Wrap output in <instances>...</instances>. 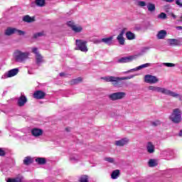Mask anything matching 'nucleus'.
<instances>
[{"label": "nucleus", "instance_id": "nucleus-1", "mask_svg": "<svg viewBox=\"0 0 182 182\" xmlns=\"http://www.w3.org/2000/svg\"><path fill=\"white\" fill-rule=\"evenodd\" d=\"M148 90H150L151 92H157L158 93H162V95H166L167 96H171V97H176L177 99H179V100H182L181 95L178 94L177 92H174L164 87L150 85L148 87Z\"/></svg>", "mask_w": 182, "mask_h": 182}, {"label": "nucleus", "instance_id": "nucleus-2", "mask_svg": "<svg viewBox=\"0 0 182 182\" xmlns=\"http://www.w3.org/2000/svg\"><path fill=\"white\" fill-rule=\"evenodd\" d=\"M134 75H129L128 77H113V76H107L102 77L101 79L105 80V82H112L113 86H118L119 83H120L121 80H129V79H133Z\"/></svg>", "mask_w": 182, "mask_h": 182}, {"label": "nucleus", "instance_id": "nucleus-3", "mask_svg": "<svg viewBox=\"0 0 182 182\" xmlns=\"http://www.w3.org/2000/svg\"><path fill=\"white\" fill-rule=\"evenodd\" d=\"M14 58L16 62L22 63L23 62H25L28 58H29V52L23 53L19 50H17L14 53Z\"/></svg>", "mask_w": 182, "mask_h": 182}, {"label": "nucleus", "instance_id": "nucleus-4", "mask_svg": "<svg viewBox=\"0 0 182 182\" xmlns=\"http://www.w3.org/2000/svg\"><path fill=\"white\" fill-rule=\"evenodd\" d=\"M169 119L173 123H180L181 122V111L180 109H174Z\"/></svg>", "mask_w": 182, "mask_h": 182}, {"label": "nucleus", "instance_id": "nucleus-5", "mask_svg": "<svg viewBox=\"0 0 182 182\" xmlns=\"http://www.w3.org/2000/svg\"><path fill=\"white\" fill-rule=\"evenodd\" d=\"M124 96H126V92H114V93L109 94L108 95V97L109 100H112L113 102H114L116 100H122V99H123Z\"/></svg>", "mask_w": 182, "mask_h": 182}, {"label": "nucleus", "instance_id": "nucleus-6", "mask_svg": "<svg viewBox=\"0 0 182 182\" xmlns=\"http://www.w3.org/2000/svg\"><path fill=\"white\" fill-rule=\"evenodd\" d=\"M67 25L75 33H80V32H82L83 31V27H82V26L75 24V22H73V21H68L67 23Z\"/></svg>", "mask_w": 182, "mask_h": 182}, {"label": "nucleus", "instance_id": "nucleus-7", "mask_svg": "<svg viewBox=\"0 0 182 182\" xmlns=\"http://www.w3.org/2000/svg\"><path fill=\"white\" fill-rule=\"evenodd\" d=\"M87 42L82 40H76L77 49L81 50V52H87V46H86Z\"/></svg>", "mask_w": 182, "mask_h": 182}, {"label": "nucleus", "instance_id": "nucleus-8", "mask_svg": "<svg viewBox=\"0 0 182 182\" xmlns=\"http://www.w3.org/2000/svg\"><path fill=\"white\" fill-rule=\"evenodd\" d=\"M6 35L10 36V35H14V33H17V35H20L21 36L25 35V31H22L21 30H18L15 28H8L5 31Z\"/></svg>", "mask_w": 182, "mask_h": 182}, {"label": "nucleus", "instance_id": "nucleus-9", "mask_svg": "<svg viewBox=\"0 0 182 182\" xmlns=\"http://www.w3.org/2000/svg\"><path fill=\"white\" fill-rule=\"evenodd\" d=\"M144 82L146 83H150L151 85H154L159 82V78L151 75H146L144 76Z\"/></svg>", "mask_w": 182, "mask_h": 182}, {"label": "nucleus", "instance_id": "nucleus-10", "mask_svg": "<svg viewBox=\"0 0 182 182\" xmlns=\"http://www.w3.org/2000/svg\"><path fill=\"white\" fill-rule=\"evenodd\" d=\"M137 58V55H129L127 57H122L118 60L119 63H129V62H132L134 60Z\"/></svg>", "mask_w": 182, "mask_h": 182}, {"label": "nucleus", "instance_id": "nucleus-11", "mask_svg": "<svg viewBox=\"0 0 182 182\" xmlns=\"http://www.w3.org/2000/svg\"><path fill=\"white\" fill-rule=\"evenodd\" d=\"M130 139L128 138H123L119 140L115 141L114 144L115 146H118L119 147H123V146H127L129 144Z\"/></svg>", "mask_w": 182, "mask_h": 182}, {"label": "nucleus", "instance_id": "nucleus-12", "mask_svg": "<svg viewBox=\"0 0 182 182\" xmlns=\"http://www.w3.org/2000/svg\"><path fill=\"white\" fill-rule=\"evenodd\" d=\"M32 53L36 54V59L38 65L39 63H42L43 62V59L42 58V55H40L39 51L38 50V48H31Z\"/></svg>", "mask_w": 182, "mask_h": 182}, {"label": "nucleus", "instance_id": "nucleus-13", "mask_svg": "<svg viewBox=\"0 0 182 182\" xmlns=\"http://www.w3.org/2000/svg\"><path fill=\"white\" fill-rule=\"evenodd\" d=\"M17 73H19V68H14L9 70L4 75V77H14L16 76Z\"/></svg>", "mask_w": 182, "mask_h": 182}, {"label": "nucleus", "instance_id": "nucleus-14", "mask_svg": "<svg viewBox=\"0 0 182 182\" xmlns=\"http://www.w3.org/2000/svg\"><path fill=\"white\" fill-rule=\"evenodd\" d=\"M146 151L149 154H153V153H154V151H156V146L151 141H149L146 144Z\"/></svg>", "mask_w": 182, "mask_h": 182}, {"label": "nucleus", "instance_id": "nucleus-15", "mask_svg": "<svg viewBox=\"0 0 182 182\" xmlns=\"http://www.w3.org/2000/svg\"><path fill=\"white\" fill-rule=\"evenodd\" d=\"M26 102H28V99L25 97V95H21L20 97L18 99V106L20 107H22L25 106V104H26Z\"/></svg>", "mask_w": 182, "mask_h": 182}, {"label": "nucleus", "instance_id": "nucleus-16", "mask_svg": "<svg viewBox=\"0 0 182 182\" xmlns=\"http://www.w3.org/2000/svg\"><path fill=\"white\" fill-rule=\"evenodd\" d=\"M149 66H151V64L150 63L142 64L134 69L130 70L129 71H127V73H129V72H136L137 70H141V69H144V68H149Z\"/></svg>", "mask_w": 182, "mask_h": 182}, {"label": "nucleus", "instance_id": "nucleus-17", "mask_svg": "<svg viewBox=\"0 0 182 182\" xmlns=\"http://www.w3.org/2000/svg\"><path fill=\"white\" fill-rule=\"evenodd\" d=\"M31 134L34 137H39V136H42V134H43V131L38 128H34L31 130Z\"/></svg>", "mask_w": 182, "mask_h": 182}, {"label": "nucleus", "instance_id": "nucleus-18", "mask_svg": "<svg viewBox=\"0 0 182 182\" xmlns=\"http://www.w3.org/2000/svg\"><path fill=\"white\" fill-rule=\"evenodd\" d=\"M25 178L22 176H18L15 178H8L6 182H26Z\"/></svg>", "mask_w": 182, "mask_h": 182}, {"label": "nucleus", "instance_id": "nucleus-19", "mask_svg": "<svg viewBox=\"0 0 182 182\" xmlns=\"http://www.w3.org/2000/svg\"><path fill=\"white\" fill-rule=\"evenodd\" d=\"M113 36H112L108 38H102V42L110 46V45L113 44Z\"/></svg>", "mask_w": 182, "mask_h": 182}, {"label": "nucleus", "instance_id": "nucleus-20", "mask_svg": "<svg viewBox=\"0 0 182 182\" xmlns=\"http://www.w3.org/2000/svg\"><path fill=\"white\" fill-rule=\"evenodd\" d=\"M168 43L173 46H180V40H177L176 38H169L168 39Z\"/></svg>", "mask_w": 182, "mask_h": 182}, {"label": "nucleus", "instance_id": "nucleus-21", "mask_svg": "<svg viewBox=\"0 0 182 182\" xmlns=\"http://www.w3.org/2000/svg\"><path fill=\"white\" fill-rule=\"evenodd\" d=\"M123 35H124V29L121 31V33L117 38L120 45H124V38H123Z\"/></svg>", "mask_w": 182, "mask_h": 182}, {"label": "nucleus", "instance_id": "nucleus-22", "mask_svg": "<svg viewBox=\"0 0 182 182\" xmlns=\"http://www.w3.org/2000/svg\"><path fill=\"white\" fill-rule=\"evenodd\" d=\"M33 97L35 99H43V97H45V92L42 91H36L33 94Z\"/></svg>", "mask_w": 182, "mask_h": 182}, {"label": "nucleus", "instance_id": "nucleus-23", "mask_svg": "<svg viewBox=\"0 0 182 182\" xmlns=\"http://www.w3.org/2000/svg\"><path fill=\"white\" fill-rule=\"evenodd\" d=\"M167 36V31L166 30H161L158 32L157 38L159 39H164Z\"/></svg>", "mask_w": 182, "mask_h": 182}, {"label": "nucleus", "instance_id": "nucleus-24", "mask_svg": "<svg viewBox=\"0 0 182 182\" xmlns=\"http://www.w3.org/2000/svg\"><path fill=\"white\" fill-rule=\"evenodd\" d=\"M23 21L24 22L31 23V22H33V21H35V18L31 17L28 15H27V16H25L23 17Z\"/></svg>", "mask_w": 182, "mask_h": 182}, {"label": "nucleus", "instance_id": "nucleus-25", "mask_svg": "<svg viewBox=\"0 0 182 182\" xmlns=\"http://www.w3.org/2000/svg\"><path fill=\"white\" fill-rule=\"evenodd\" d=\"M119 174H120V171H119V170L117 169V170L114 171L112 173L111 177H112V178L113 180H116V178H117V177H119Z\"/></svg>", "mask_w": 182, "mask_h": 182}, {"label": "nucleus", "instance_id": "nucleus-26", "mask_svg": "<svg viewBox=\"0 0 182 182\" xmlns=\"http://www.w3.org/2000/svg\"><path fill=\"white\" fill-rule=\"evenodd\" d=\"M126 37L129 41H132V39H134V38H136V36L131 31H128L126 33Z\"/></svg>", "mask_w": 182, "mask_h": 182}, {"label": "nucleus", "instance_id": "nucleus-27", "mask_svg": "<svg viewBox=\"0 0 182 182\" xmlns=\"http://www.w3.org/2000/svg\"><path fill=\"white\" fill-rule=\"evenodd\" d=\"M147 8L149 12H154V11H156V6L151 3L148 4Z\"/></svg>", "mask_w": 182, "mask_h": 182}, {"label": "nucleus", "instance_id": "nucleus-28", "mask_svg": "<svg viewBox=\"0 0 182 182\" xmlns=\"http://www.w3.org/2000/svg\"><path fill=\"white\" fill-rule=\"evenodd\" d=\"M31 163H32V159H31V157L27 156L24 159L23 164H26V166H28Z\"/></svg>", "mask_w": 182, "mask_h": 182}, {"label": "nucleus", "instance_id": "nucleus-29", "mask_svg": "<svg viewBox=\"0 0 182 182\" xmlns=\"http://www.w3.org/2000/svg\"><path fill=\"white\" fill-rule=\"evenodd\" d=\"M36 161L38 164H45V163H46V159H45V158H37Z\"/></svg>", "mask_w": 182, "mask_h": 182}, {"label": "nucleus", "instance_id": "nucleus-30", "mask_svg": "<svg viewBox=\"0 0 182 182\" xmlns=\"http://www.w3.org/2000/svg\"><path fill=\"white\" fill-rule=\"evenodd\" d=\"M37 6H45V0H36Z\"/></svg>", "mask_w": 182, "mask_h": 182}, {"label": "nucleus", "instance_id": "nucleus-31", "mask_svg": "<svg viewBox=\"0 0 182 182\" xmlns=\"http://www.w3.org/2000/svg\"><path fill=\"white\" fill-rule=\"evenodd\" d=\"M80 82H82V77H78L73 80L71 81V85H77V83H80Z\"/></svg>", "mask_w": 182, "mask_h": 182}, {"label": "nucleus", "instance_id": "nucleus-32", "mask_svg": "<svg viewBox=\"0 0 182 182\" xmlns=\"http://www.w3.org/2000/svg\"><path fill=\"white\" fill-rule=\"evenodd\" d=\"M149 167H155V166H157V164L154 159H150L149 161Z\"/></svg>", "mask_w": 182, "mask_h": 182}, {"label": "nucleus", "instance_id": "nucleus-33", "mask_svg": "<svg viewBox=\"0 0 182 182\" xmlns=\"http://www.w3.org/2000/svg\"><path fill=\"white\" fill-rule=\"evenodd\" d=\"M163 65L164 66H166V68H174L176 66L174 63H164Z\"/></svg>", "mask_w": 182, "mask_h": 182}, {"label": "nucleus", "instance_id": "nucleus-34", "mask_svg": "<svg viewBox=\"0 0 182 182\" xmlns=\"http://www.w3.org/2000/svg\"><path fill=\"white\" fill-rule=\"evenodd\" d=\"M71 161H77L79 160V156L77 155H73L70 156Z\"/></svg>", "mask_w": 182, "mask_h": 182}, {"label": "nucleus", "instance_id": "nucleus-35", "mask_svg": "<svg viewBox=\"0 0 182 182\" xmlns=\"http://www.w3.org/2000/svg\"><path fill=\"white\" fill-rule=\"evenodd\" d=\"M80 182H87L88 181V178L87 176H82L80 178Z\"/></svg>", "mask_w": 182, "mask_h": 182}, {"label": "nucleus", "instance_id": "nucleus-36", "mask_svg": "<svg viewBox=\"0 0 182 182\" xmlns=\"http://www.w3.org/2000/svg\"><path fill=\"white\" fill-rule=\"evenodd\" d=\"M6 153H8V149H5V148H1V156H5V154H6Z\"/></svg>", "mask_w": 182, "mask_h": 182}, {"label": "nucleus", "instance_id": "nucleus-37", "mask_svg": "<svg viewBox=\"0 0 182 182\" xmlns=\"http://www.w3.org/2000/svg\"><path fill=\"white\" fill-rule=\"evenodd\" d=\"M152 126H160L161 124V122L159 120H156L151 122Z\"/></svg>", "mask_w": 182, "mask_h": 182}, {"label": "nucleus", "instance_id": "nucleus-38", "mask_svg": "<svg viewBox=\"0 0 182 182\" xmlns=\"http://www.w3.org/2000/svg\"><path fill=\"white\" fill-rule=\"evenodd\" d=\"M159 18H160L161 19H166V18H167V15L164 13H161L159 15Z\"/></svg>", "mask_w": 182, "mask_h": 182}, {"label": "nucleus", "instance_id": "nucleus-39", "mask_svg": "<svg viewBox=\"0 0 182 182\" xmlns=\"http://www.w3.org/2000/svg\"><path fill=\"white\" fill-rule=\"evenodd\" d=\"M105 161H108L109 163H114V159L113 158L107 157L105 158Z\"/></svg>", "mask_w": 182, "mask_h": 182}, {"label": "nucleus", "instance_id": "nucleus-40", "mask_svg": "<svg viewBox=\"0 0 182 182\" xmlns=\"http://www.w3.org/2000/svg\"><path fill=\"white\" fill-rule=\"evenodd\" d=\"M92 42L94 43H97V44H99V43H102V39H97V38H95L92 40Z\"/></svg>", "mask_w": 182, "mask_h": 182}, {"label": "nucleus", "instance_id": "nucleus-41", "mask_svg": "<svg viewBox=\"0 0 182 182\" xmlns=\"http://www.w3.org/2000/svg\"><path fill=\"white\" fill-rule=\"evenodd\" d=\"M42 35H43V33H36L34 34L33 38H39V36H42Z\"/></svg>", "mask_w": 182, "mask_h": 182}, {"label": "nucleus", "instance_id": "nucleus-42", "mask_svg": "<svg viewBox=\"0 0 182 182\" xmlns=\"http://www.w3.org/2000/svg\"><path fill=\"white\" fill-rule=\"evenodd\" d=\"M176 5H178V6H179L180 8H182V2H181V0H176Z\"/></svg>", "mask_w": 182, "mask_h": 182}, {"label": "nucleus", "instance_id": "nucleus-43", "mask_svg": "<svg viewBox=\"0 0 182 182\" xmlns=\"http://www.w3.org/2000/svg\"><path fill=\"white\" fill-rule=\"evenodd\" d=\"M138 5L139 6H146V2H144V1H139L138 2Z\"/></svg>", "mask_w": 182, "mask_h": 182}, {"label": "nucleus", "instance_id": "nucleus-44", "mask_svg": "<svg viewBox=\"0 0 182 182\" xmlns=\"http://www.w3.org/2000/svg\"><path fill=\"white\" fill-rule=\"evenodd\" d=\"M171 16H172V18H173V19H176V18H177V16L173 13H171Z\"/></svg>", "mask_w": 182, "mask_h": 182}, {"label": "nucleus", "instance_id": "nucleus-45", "mask_svg": "<svg viewBox=\"0 0 182 182\" xmlns=\"http://www.w3.org/2000/svg\"><path fill=\"white\" fill-rule=\"evenodd\" d=\"M65 130H66V132H70V130H72V129L71 128H66Z\"/></svg>", "mask_w": 182, "mask_h": 182}, {"label": "nucleus", "instance_id": "nucleus-46", "mask_svg": "<svg viewBox=\"0 0 182 182\" xmlns=\"http://www.w3.org/2000/svg\"><path fill=\"white\" fill-rule=\"evenodd\" d=\"M166 2H173V0H164Z\"/></svg>", "mask_w": 182, "mask_h": 182}, {"label": "nucleus", "instance_id": "nucleus-47", "mask_svg": "<svg viewBox=\"0 0 182 182\" xmlns=\"http://www.w3.org/2000/svg\"><path fill=\"white\" fill-rule=\"evenodd\" d=\"M60 76H61V77H63V76H65V74H64V73H60Z\"/></svg>", "mask_w": 182, "mask_h": 182}, {"label": "nucleus", "instance_id": "nucleus-48", "mask_svg": "<svg viewBox=\"0 0 182 182\" xmlns=\"http://www.w3.org/2000/svg\"><path fill=\"white\" fill-rule=\"evenodd\" d=\"M179 136L180 137H182V130H181V132H179Z\"/></svg>", "mask_w": 182, "mask_h": 182}, {"label": "nucleus", "instance_id": "nucleus-49", "mask_svg": "<svg viewBox=\"0 0 182 182\" xmlns=\"http://www.w3.org/2000/svg\"><path fill=\"white\" fill-rule=\"evenodd\" d=\"M36 182H43V181L37 180V181H36Z\"/></svg>", "mask_w": 182, "mask_h": 182}]
</instances>
